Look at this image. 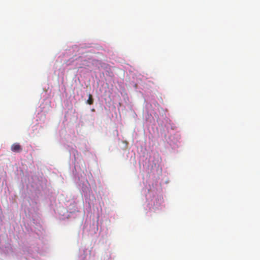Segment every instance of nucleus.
Returning a JSON list of instances; mask_svg holds the SVG:
<instances>
[{
  "label": "nucleus",
  "instance_id": "f257e3e1",
  "mask_svg": "<svg viewBox=\"0 0 260 260\" xmlns=\"http://www.w3.org/2000/svg\"><path fill=\"white\" fill-rule=\"evenodd\" d=\"M11 150L14 152H20L22 151V148L19 144L14 143L11 146Z\"/></svg>",
  "mask_w": 260,
  "mask_h": 260
},
{
  "label": "nucleus",
  "instance_id": "f03ea898",
  "mask_svg": "<svg viewBox=\"0 0 260 260\" xmlns=\"http://www.w3.org/2000/svg\"><path fill=\"white\" fill-rule=\"evenodd\" d=\"M87 103L89 105H92L93 103V99L91 94L88 95V99L87 101Z\"/></svg>",
  "mask_w": 260,
  "mask_h": 260
}]
</instances>
